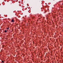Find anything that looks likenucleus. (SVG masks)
Wrapping results in <instances>:
<instances>
[{
	"instance_id": "nucleus-2",
	"label": "nucleus",
	"mask_w": 63,
	"mask_h": 63,
	"mask_svg": "<svg viewBox=\"0 0 63 63\" xmlns=\"http://www.w3.org/2000/svg\"><path fill=\"white\" fill-rule=\"evenodd\" d=\"M5 32H7V31L6 30H5Z\"/></svg>"
},
{
	"instance_id": "nucleus-4",
	"label": "nucleus",
	"mask_w": 63,
	"mask_h": 63,
	"mask_svg": "<svg viewBox=\"0 0 63 63\" xmlns=\"http://www.w3.org/2000/svg\"><path fill=\"white\" fill-rule=\"evenodd\" d=\"M7 29H9V28H7Z\"/></svg>"
},
{
	"instance_id": "nucleus-1",
	"label": "nucleus",
	"mask_w": 63,
	"mask_h": 63,
	"mask_svg": "<svg viewBox=\"0 0 63 63\" xmlns=\"http://www.w3.org/2000/svg\"><path fill=\"white\" fill-rule=\"evenodd\" d=\"M11 21H12V22H14V20L13 19H12L11 20Z\"/></svg>"
},
{
	"instance_id": "nucleus-3",
	"label": "nucleus",
	"mask_w": 63,
	"mask_h": 63,
	"mask_svg": "<svg viewBox=\"0 0 63 63\" xmlns=\"http://www.w3.org/2000/svg\"><path fill=\"white\" fill-rule=\"evenodd\" d=\"M2 63H3L4 62V61H2Z\"/></svg>"
}]
</instances>
